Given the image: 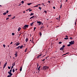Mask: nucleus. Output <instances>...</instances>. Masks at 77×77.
I'll list each match as a JSON object with an SVG mask.
<instances>
[{"label":"nucleus","mask_w":77,"mask_h":77,"mask_svg":"<svg viewBox=\"0 0 77 77\" xmlns=\"http://www.w3.org/2000/svg\"><path fill=\"white\" fill-rule=\"evenodd\" d=\"M53 8L54 9H55V7H53Z\"/></svg>","instance_id":"51"},{"label":"nucleus","mask_w":77,"mask_h":77,"mask_svg":"<svg viewBox=\"0 0 77 77\" xmlns=\"http://www.w3.org/2000/svg\"><path fill=\"white\" fill-rule=\"evenodd\" d=\"M68 39V38H64V39Z\"/></svg>","instance_id":"41"},{"label":"nucleus","mask_w":77,"mask_h":77,"mask_svg":"<svg viewBox=\"0 0 77 77\" xmlns=\"http://www.w3.org/2000/svg\"><path fill=\"white\" fill-rule=\"evenodd\" d=\"M12 66H15V62H14V63H13L12 64Z\"/></svg>","instance_id":"13"},{"label":"nucleus","mask_w":77,"mask_h":77,"mask_svg":"<svg viewBox=\"0 0 77 77\" xmlns=\"http://www.w3.org/2000/svg\"><path fill=\"white\" fill-rule=\"evenodd\" d=\"M21 3H22V4H23L24 3V1H22L21 2Z\"/></svg>","instance_id":"33"},{"label":"nucleus","mask_w":77,"mask_h":77,"mask_svg":"<svg viewBox=\"0 0 77 77\" xmlns=\"http://www.w3.org/2000/svg\"><path fill=\"white\" fill-rule=\"evenodd\" d=\"M25 12H26L25 11H24L23 12V13H25Z\"/></svg>","instance_id":"61"},{"label":"nucleus","mask_w":77,"mask_h":77,"mask_svg":"<svg viewBox=\"0 0 77 77\" xmlns=\"http://www.w3.org/2000/svg\"><path fill=\"white\" fill-rule=\"evenodd\" d=\"M27 48H26V50H25V52H27Z\"/></svg>","instance_id":"24"},{"label":"nucleus","mask_w":77,"mask_h":77,"mask_svg":"<svg viewBox=\"0 0 77 77\" xmlns=\"http://www.w3.org/2000/svg\"><path fill=\"white\" fill-rule=\"evenodd\" d=\"M69 43L71 45H73V44H74V41H71V42H69Z\"/></svg>","instance_id":"3"},{"label":"nucleus","mask_w":77,"mask_h":77,"mask_svg":"<svg viewBox=\"0 0 77 77\" xmlns=\"http://www.w3.org/2000/svg\"><path fill=\"white\" fill-rule=\"evenodd\" d=\"M19 47L20 49L23 48V47H22L21 46H20Z\"/></svg>","instance_id":"36"},{"label":"nucleus","mask_w":77,"mask_h":77,"mask_svg":"<svg viewBox=\"0 0 77 77\" xmlns=\"http://www.w3.org/2000/svg\"><path fill=\"white\" fill-rule=\"evenodd\" d=\"M38 8H39V9H40V10H41V7H38Z\"/></svg>","instance_id":"31"},{"label":"nucleus","mask_w":77,"mask_h":77,"mask_svg":"<svg viewBox=\"0 0 77 77\" xmlns=\"http://www.w3.org/2000/svg\"><path fill=\"white\" fill-rule=\"evenodd\" d=\"M65 47V45H63L62 47L60 49V50H61V51H63L64 50V48Z\"/></svg>","instance_id":"2"},{"label":"nucleus","mask_w":77,"mask_h":77,"mask_svg":"<svg viewBox=\"0 0 77 77\" xmlns=\"http://www.w3.org/2000/svg\"><path fill=\"white\" fill-rule=\"evenodd\" d=\"M8 13H9V11H7L6 12V13L8 14Z\"/></svg>","instance_id":"38"},{"label":"nucleus","mask_w":77,"mask_h":77,"mask_svg":"<svg viewBox=\"0 0 77 77\" xmlns=\"http://www.w3.org/2000/svg\"><path fill=\"white\" fill-rule=\"evenodd\" d=\"M6 12H5L3 14V15H6Z\"/></svg>","instance_id":"23"},{"label":"nucleus","mask_w":77,"mask_h":77,"mask_svg":"<svg viewBox=\"0 0 77 77\" xmlns=\"http://www.w3.org/2000/svg\"><path fill=\"white\" fill-rule=\"evenodd\" d=\"M20 71H22V68H23V67H20Z\"/></svg>","instance_id":"15"},{"label":"nucleus","mask_w":77,"mask_h":77,"mask_svg":"<svg viewBox=\"0 0 77 77\" xmlns=\"http://www.w3.org/2000/svg\"><path fill=\"white\" fill-rule=\"evenodd\" d=\"M34 15V14L33 13H31V14H30V16H32V15Z\"/></svg>","instance_id":"20"},{"label":"nucleus","mask_w":77,"mask_h":77,"mask_svg":"<svg viewBox=\"0 0 77 77\" xmlns=\"http://www.w3.org/2000/svg\"><path fill=\"white\" fill-rule=\"evenodd\" d=\"M42 56V55H41V54H40V55H38V56L39 57H41V56Z\"/></svg>","instance_id":"39"},{"label":"nucleus","mask_w":77,"mask_h":77,"mask_svg":"<svg viewBox=\"0 0 77 77\" xmlns=\"http://www.w3.org/2000/svg\"><path fill=\"white\" fill-rule=\"evenodd\" d=\"M44 12H45V14H47V11H45Z\"/></svg>","instance_id":"40"},{"label":"nucleus","mask_w":77,"mask_h":77,"mask_svg":"<svg viewBox=\"0 0 77 77\" xmlns=\"http://www.w3.org/2000/svg\"><path fill=\"white\" fill-rule=\"evenodd\" d=\"M37 23L39 24V26H40V25H41V24H42V22L40 21H37Z\"/></svg>","instance_id":"7"},{"label":"nucleus","mask_w":77,"mask_h":77,"mask_svg":"<svg viewBox=\"0 0 77 77\" xmlns=\"http://www.w3.org/2000/svg\"><path fill=\"white\" fill-rule=\"evenodd\" d=\"M6 65H7V62H6L4 64V66H3V68H5V67H6Z\"/></svg>","instance_id":"8"},{"label":"nucleus","mask_w":77,"mask_h":77,"mask_svg":"<svg viewBox=\"0 0 77 77\" xmlns=\"http://www.w3.org/2000/svg\"><path fill=\"white\" fill-rule=\"evenodd\" d=\"M7 77H11V75H8Z\"/></svg>","instance_id":"37"},{"label":"nucleus","mask_w":77,"mask_h":77,"mask_svg":"<svg viewBox=\"0 0 77 77\" xmlns=\"http://www.w3.org/2000/svg\"><path fill=\"white\" fill-rule=\"evenodd\" d=\"M75 25H76V22H75Z\"/></svg>","instance_id":"52"},{"label":"nucleus","mask_w":77,"mask_h":77,"mask_svg":"<svg viewBox=\"0 0 77 77\" xmlns=\"http://www.w3.org/2000/svg\"><path fill=\"white\" fill-rule=\"evenodd\" d=\"M41 68V66H40L39 67H38V71H40V68ZM38 72H39V71H38Z\"/></svg>","instance_id":"11"},{"label":"nucleus","mask_w":77,"mask_h":77,"mask_svg":"<svg viewBox=\"0 0 77 77\" xmlns=\"http://www.w3.org/2000/svg\"><path fill=\"white\" fill-rule=\"evenodd\" d=\"M12 35H13V36H14V35H15V33H12Z\"/></svg>","instance_id":"28"},{"label":"nucleus","mask_w":77,"mask_h":77,"mask_svg":"<svg viewBox=\"0 0 77 77\" xmlns=\"http://www.w3.org/2000/svg\"><path fill=\"white\" fill-rule=\"evenodd\" d=\"M39 57H38H38H37V59H39Z\"/></svg>","instance_id":"49"},{"label":"nucleus","mask_w":77,"mask_h":77,"mask_svg":"<svg viewBox=\"0 0 77 77\" xmlns=\"http://www.w3.org/2000/svg\"><path fill=\"white\" fill-rule=\"evenodd\" d=\"M70 39H72V37H70Z\"/></svg>","instance_id":"47"},{"label":"nucleus","mask_w":77,"mask_h":77,"mask_svg":"<svg viewBox=\"0 0 77 77\" xmlns=\"http://www.w3.org/2000/svg\"><path fill=\"white\" fill-rule=\"evenodd\" d=\"M15 18V16H14V17L12 18V19H14V18Z\"/></svg>","instance_id":"48"},{"label":"nucleus","mask_w":77,"mask_h":77,"mask_svg":"<svg viewBox=\"0 0 77 77\" xmlns=\"http://www.w3.org/2000/svg\"><path fill=\"white\" fill-rule=\"evenodd\" d=\"M13 68H14V66H12L11 67V69H12Z\"/></svg>","instance_id":"43"},{"label":"nucleus","mask_w":77,"mask_h":77,"mask_svg":"<svg viewBox=\"0 0 77 77\" xmlns=\"http://www.w3.org/2000/svg\"><path fill=\"white\" fill-rule=\"evenodd\" d=\"M59 44H62V42H59Z\"/></svg>","instance_id":"27"},{"label":"nucleus","mask_w":77,"mask_h":77,"mask_svg":"<svg viewBox=\"0 0 77 77\" xmlns=\"http://www.w3.org/2000/svg\"><path fill=\"white\" fill-rule=\"evenodd\" d=\"M67 46L68 47H70V46H71V44H69L67 45Z\"/></svg>","instance_id":"26"},{"label":"nucleus","mask_w":77,"mask_h":77,"mask_svg":"<svg viewBox=\"0 0 77 77\" xmlns=\"http://www.w3.org/2000/svg\"><path fill=\"white\" fill-rule=\"evenodd\" d=\"M68 2V0H66V2Z\"/></svg>","instance_id":"60"},{"label":"nucleus","mask_w":77,"mask_h":77,"mask_svg":"<svg viewBox=\"0 0 77 77\" xmlns=\"http://www.w3.org/2000/svg\"><path fill=\"white\" fill-rule=\"evenodd\" d=\"M48 3H51V2H50V1H48Z\"/></svg>","instance_id":"54"},{"label":"nucleus","mask_w":77,"mask_h":77,"mask_svg":"<svg viewBox=\"0 0 77 77\" xmlns=\"http://www.w3.org/2000/svg\"><path fill=\"white\" fill-rule=\"evenodd\" d=\"M10 72H12V69H11L10 70Z\"/></svg>","instance_id":"45"},{"label":"nucleus","mask_w":77,"mask_h":77,"mask_svg":"<svg viewBox=\"0 0 77 77\" xmlns=\"http://www.w3.org/2000/svg\"><path fill=\"white\" fill-rule=\"evenodd\" d=\"M29 26V25H24V26H23V27H28V26Z\"/></svg>","instance_id":"9"},{"label":"nucleus","mask_w":77,"mask_h":77,"mask_svg":"<svg viewBox=\"0 0 77 77\" xmlns=\"http://www.w3.org/2000/svg\"><path fill=\"white\" fill-rule=\"evenodd\" d=\"M15 72V69H13V72Z\"/></svg>","instance_id":"25"},{"label":"nucleus","mask_w":77,"mask_h":77,"mask_svg":"<svg viewBox=\"0 0 77 77\" xmlns=\"http://www.w3.org/2000/svg\"><path fill=\"white\" fill-rule=\"evenodd\" d=\"M12 43H13V42H11V43H10V44H12Z\"/></svg>","instance_id":"59"},{"label":"nucleus","mask_w":77,"mask_h":77,"mask_svg":"<svg viewBox=\"0 0 77 77\" xmlns=\"http://www.w3.org/2000/svg\"><path fill=\"white\" fill-rule=\"evenodd\" d=\"M36 29V27H35L34 29V31L35 30V29Z\"/></svg>","instance_id":"35"},{"label":"nucleus","mask_w":77,"mask_h":77,"mask_svg":"<svg viewBox=\"0 0 77 77\" xmlns=\"http://www.w3.org/2000/svg\"><path fill=\"white\" fill-rule=\"evenodd\" d=\"M8 72V73L10 75H11V76H12V75H13L12 74V73H11V72Z\"/></svg>","instance_id":"6"},{"label":"nucleus","mask_w":77,"mask_h":77,"mask_svg":"<svg viewBox=\"0 0 77 77\" xmlns=\"http://www.w3.org/2000/svg\"><path fill=\"white\" fill-rule=\"evenodd\" d=\"M60 15L59 16V18H56V20H60Z\"/></svg>","instance_id":"14"},{"label":"nucleus","mask_w":77,"mask_h":77,"mask_svg":"<svg viewBox=\"0 0 77 77\" xmlns=\"http://www.w3.org/2000/svg\"><path fill=\"white\" fill-rule=\"evenodd\" d=\"M3 46L4 48H5V47H6V45H3Z\"/></svg>","instance_id":"34"},{"label":"nucleus","mask_w":77,"mask_h":77,"mask_svg":"<svg viewBox=\"0 0 77 77\" xmlns=\"http://www.w3.org/2000/svg\"><path fill=\"white\" fill-rule=\"evenodd\" d=\"M25 41H26V42H27L28 41V38H26V39Z\"/></svg>","instance_id":"18"},{"label":"nucleus","mask_w":77,"mask_h":77,"mask_svg":"<svg viewBox=\"0 0 77 77\" xmlns=\"http://www.w3.org/2000/svg\"><path fill=\"white\" fill-rule=\"evenodd\" d=\"M9 17L7 18L6 19V20H8V19H9Z\"/></svg>","instance_id":"44"},{"label":"nucleus","mask_w":77,"mask_h":77,"mask_svg":"<svg viewBox=\"0 0 77 77\" xmlns=\"http://www.w3.org/2000/svg\"><path fill=\"white\" fill-rule=\"evenodd\" d=\"M14 55H15L16 57H17V56L18 55V53L17 52V51H15V54H14Z\"/></svg>","instance_id":"5"},{"label":"nucleus","mask_w":77,"mask_h":77,"mask_svg":"<svg viewBox=\"0 0 77 77\" xmlns=\"http://www.w3.org/2000/svg\"><path fill=\"white\" fill-rule=\"evenodd\" d=\"M11 16H12L11 15H8V17H11Z\"/></svg>","instance_id":"29"},{"label":"nucleus","mask_w":77,"mask_h":77,"mask_svg":"<svg viewBox=\"0 0 77 77\" xmlns=\"http://www.w3.org/2000/svg\"><path fill=\"white\" fill-rule=\"evenodd\" d=\"M45 27L44 26H42L41 27L40 29H44L45 28Z\"/></svg>","instance_id":"10"},{"label":"nucleus","mask_w":77,"mask_h":77,"mask_svg":"<svg viewBox=\"0 0 77 77\" xmlns=\"http://www.w3.org/2000/svg\"><path fill=\"white\" fill-rule=\"evenodd\" d=\"M35 22H33L32 23H31L30 24V26H32V25H33V23H35Z\"/></svg>","instance_id":"12"},{"label":"nucleus","mask_w":77,"mask_h":77,"mask_svg":"<svg viewBox=\"0 0 77 77\" xmlns=\"http://www.w3.org/2000/svg\"><path fill=\"white\" fill-rule=\"evenodd\" d=\"M66 54H64V55H66Z\"/></svg>","instance_id":"62"},{"label":"nucleus","mask_w":77,"mask_h":77,"mask_svg":"<svg viewBox=\"0 0 77 77\" xmlns=\"http://www.w3.org/2000/svg\"><path fill=\"white\" fill-rule=\"evenodd\" d=\"M68 53H66V54H68Z\"/></svg>","instance_id":"63"},{"label":"nucleus","mask_w":77,"mask_h":77,"mask_svg":"<svg viewBox=\"0 0 77 77\" xmlns=\"http://www.w3.org/2000/svg\"><path fill=\"white\" fill-rule=\"evenodd\" d=\"M44 60H45V59H43V60H42L43 62H44Z\"/></svg>","instance_id":"55"},{"label":"nucleus","mask_w":77,"mask_h":77,"mask_svg":"<svg viewBox=\"0 0 77 77\" xmlns=\"http://www.w3.org/2000/svg\"><path fill=\"white\" fill-rule=\"evenodd\" d=\"M35 17V16H33L32 17H31L30 18H29V20H30V19H32V18H33L34 17Z\"/></svg>","instance_id":"17"},{"label":"nucleus","mask_w":77,"mask_h":77,"mask_svg":"<svg viewBox=\"0 0 77 77\" xmlns=\"http://www.w3.org/2000/svg\"><path fill=\"white\" fill-rule=\"evenodd\" d=\"M20 30H21V28H19L18 29V32H19V31H20Z\"/></svg>","instance_id":"21"},{"label":"nucleus","mask_w":77,"mask_h":77,"mask_svg":"<svg viewBox=\"0 0 77 77\" xmlns=\"http://www.w3.org/2000/svg\"><path fill=\"white\" fill-rule=\"evenodd\" d=\"M29 9H27V10H26V11H29Z\"/></svg>","instance_id":"57"},{"label":"nucleus","mask_w":77,"mask_h":77,"mask_svg":"<svg viewBox=\"0 0 77 77\" xmlns=\"http://www.w3.org/2000/svg\"><path fill=\"white\" fill-rule=\"evenodd\" d=\"M8 69H11V67L9 66L8 67Z\"/></svg>","instance_id":"42"},{"label":"nucleus","mask_w":77,"mask_h":77,"mask_svg":"<svg viewBox=\"0 0 77 77\" xmlns=\"http://www.w3.org/2000/svg\"><path fill=\"white\" fill-rule=\"evenodd\" d=\"M37 6H38V5H37L36 6H35V7H37Z\"/></svg>","instance_id":"53"},{"label":"nucleus","mask_w":77,"mask_h":77,"mask_svg":"<svg viewBox=\"0 0 77 77\" xmlns=\"http://www.w3.org/2000/svg\"><path fill=\"white\" fill-rule=\"evenodd\" d=\"M20 42H18L16 43L15 44L16 45V46H18V45H20Z\"/></svg>","instance_id":"4"},{"label":"nucleus","mask_w":77,"mask_h":77,"mask_svg":"<svg viewBox=\"0 0 77 77\" xmlns=\"http://www.w3.org/2000/svg\"><path fill=\"white\" fill-rule=\"evenodd\" d=\"M21 46L22 47H23V45H22Z\"/></svg>","instance_id":"58"},{"label":"nucleus","mask_w":77,"mask_h":77,"mask_svg":"<svg viewBox=\"0 0 77 77\" xmlns=\"http://www.w3.org/2000/svg\"><path fill=\"white\" fill-rule=\"evenodd\" d=\"M15 71H17V69H16L15 70Z\"/></svg>","instance_id":"56"},{"label":"nucleus","mask_w":77,"mask_h":77,"mask_svg":"<svg viewBox=\"0 0 77 77\" xmlns=\"http://www.w3.org/2000/svg\"><path fill=\"white\" fill-rule=\"evenodd\" d=\"M49 68V67L45 66H43V70H46V69H48Z\"/></svg>","instance_id":"1"},{"label":"nucleus","mask_w":77,"mask_h":77,"mask_svg":"<svg viewBox=\"0 0 77 77\" xmlns=\"http://www.w3.org/2000/svg\"><path fill=\"white\" fill-rule=\"evenodd\" d=\"M29 12H31V11H32V10H29Z\"/></svg>","instance_id":"46"},{"label":"nucleus","mask_w":77,"mask_h":77,"mask_svg":"<svg viewBox=\"0 0 77 77\" xmlns=\"http://www.w3.org/2000/svg\"><path fill=\"white\" fill-rule=\"evenodd\" d=\"M1 7H2V6H1V5H0V7H1Z\"/></svg>","instance_id":"64"},{"label":"nucleus","mask_w":77,"mask_h":77,"mask_svg":"<svg viewBox=\"0 0 77 77\" xmlns=\"http://www.w3.org/2000/svg\"><path fill=\"white\" fill-rule=\"evenodd\" d=\"M68 35H66V38H68Z\"/></svg>","instance_id":"50"},{"label":"nucleus","mask_w":77,"mask_h":77,"mask_svg":"<svg viewBox=\"0 0 77 77\" xmlns=\"http://www.w3.org/2000/svg\"><path fill=\"white\" fill-rule=\"evenodd\" d=\"M20 46H19L18 47H17L16 48V49H19V48H20Z\"/></svg>","instance_id":"22"},{"label":"nucleus","mask_w":77,"mask_h":77,"mask_svg":"<svg viewBox=\"0 0 77 77\" xmlns=\"http://www.w3.org/2000/svg\"><path fill=\"white\" fill-rule=\"evenodd\" d=\"M62 4H61V5H60V9H61V8H62Z\"/></svg>","instance_id":"30"},{"label":"nucleus","mask_w":77,"mask_h":77,"mask_svg":"<svg viewBox=\"0 0 77 77\" xmlns=\"http://www.w3.org/2000/svg\"><path fill=\"white\" fill-rule=\"evenodd\" d=\"M39 34L40 35V36H41V35H42V33H41V32H40L39 33Z\"/></svg>","instance_id":"16"},{"label":"nucleus","mask_w":77,"mask_h":77,"mask_svg":"<svg viewBox=\"0 0 77 77\" xmlns=\"http://www.w3.org/2000/svg\"><path fill=\"white\" fill-rule=\"evenodd\" d=\"M23 29H24V30H26V27H23L22 28Z\"/></svg>","instance_id":"32"},{"label":"nucleus","mask_w":77,"mask_h":77,"mask_svg":"<svg viewBox=\"0 0 77 77\" xmlns=\"http://www.w3.org/2000/svg\"><path fill=\"white\" fill-rule=\"evenodd\" d=\"M32 3H29L27 4V5H28L29 6H30V5H32Z\"/></svg>","instance_id":"19"}]
</instances>
